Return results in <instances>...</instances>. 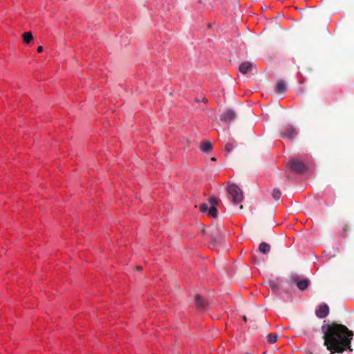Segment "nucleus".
Masks as SVG:
<instances>
[{"instance_id":"obj_1","label":"nucleus","mask_w":354,"mask_h":354,"mask_svg":"<svg viewBox=\"0 0 354 354\" xmlns=\"http://www.w3.org/2000/svg\"><path fill=\"white\" fill-rule=\"evenodd\" d=\"M322 330L324 334V345L330 352V354L342 353L346 350L353 351L351 344L354 333L346 326L333 322L324 324Z\"/></svg>"},{"instance_id":"obj_2","label":"nucleus","mask_w":354,"mask_h":354,"mask_svg":"<svg viewBox=\"0 0 354 354\" xmlns=\"http://www.w3.org/2000/svg\"><path fill=\"white\" fill-rule=\"evenodd\" d=\"M209 203L210 207H208L207 203H203L200 205V210L205 213L207 212L208 215L212 218L217 217V206L218 205V200L214 196H212L209 198Z\"/></svg>"},{"instance_id":"obj_3","label":"nucleus","mask_w":354,"mask_h":354,"mask_svg":"<svg viewBox=\"0 0 354 354\" xmlns=\"http://www.w3.org/2000/svg\"><path fill=\"white\" fill-rule=\"evenodd\" d=\"M227 192L232 197V201L236 205L242 201L243 195L241 189L234 184L230 185L227 187Z\"/></svg>"},{"instance_id":"obj_4","label":"nucleus","mask_w":354,"mask_h":354,"mask_svg":"<svg viewBox=\"0 0 354 354\" xmlns=\"http://www.w3.org/2000/svg\"><path fill=\"white\" fill-rule=\"evenodd\" d=\"M297 129L291 124L286 125L284 127L283 130L281 131V132L280 133L281 137L288 138L290 140H294L295 138V137L297 136Z\"/></svg>"},{"instance_id":"obj_5","label":"nucleus","mask_w":354,"mask_h":354,"mask_svg":"<svg viewBox=\"0 0 354 354\" xmlns=\"http://www.w3.org/2000/svg\"><path fill=\"white\" fill-rule=\"evenodd\" d=\"M289 165L291 170L297 173H303L307 169L306 165L298 158L292 159Z\"/></svg>"},{"instance_id":"obj_6","label":"nucleus","mask_w":354,"mask_h":354,"mask_svg":"<svg viewBox=\"0 0 354 354\" xmlns=\"http://www.w3.org/2000/svg\"><path fill=\"white\" fill-rule=\"evenodd\" d=\"M210 234L214 245L219 243L224 237L218 226L212 227Z\"/></svg>"},{"instance_id":"obj_7","label":"nucleus","mask_w":354,"mask_h":354,"mask_svg":"<svg viewBox=\"0 0 354 354\" xmlns=\"http://www.w3.org/2000/svg\"><path fill=\"white\" fill-rule=\"evenodd\" d=\"M292 281L297 283V286L301 290H305L308 288L310 281L307 279L299 280V277L295 276L292 278Z\"/></svg>"},{"instance_id":"obj_8","label":"nucleus","mask_w":354,"mask_h":354,"mask_svg":"<svg viewBox=\"0 0 354 354\" xmlns=\"http://www.w3.org/2000/svg\"><path fill=\"white\" fill-rule=\"evenodd\" d=\"M329 313V307L326 304H322L319 306V308L316 310V316L320 319L325 318Z\"/></svg>"},{"instance_id":"obj_9","label":"nucleus","mask_w":354,"mask_h":354,"mask_svg":"<svg viewBox=\"0 0 354 354\" xmlns=\"http://www.w3.org/2000/svg\"><path fill=\"white\" fill-rule=\"evenodd\" d=\"M236 113L232 109H228L220 116V119L224 122H229L235 120Z\"/></svg>"},{"instance_id":"obj_10","label":"nucleus","mask_w":354,"mask_h":354,"mask_svg":"<svg viewBox=\"0 0 354 354\" xmlns=\"http://www.w3.org/2000/svg\"><path fill=\"white\" fill-rule=\"evenodd\" d=\"M195 301L197 308L200 310H206L208 308V304L201 298L200 295H196Z\"/></svg>"},{"instance_id":"obj_11","label":"nucleus","mask_w":354,"mask_h":354,"mask_svg":"<svg viewBox=\"0 0 354 354\" xmlns=\"http://www.w3.org/2000/svg\"><path fill=\"white\" fill-rule=\"evenodd\" d=\"M253 68V64L250 62H245L239 66V71L243 74H246Z\"/></svg>"},{"instance_id":"obj_12","label":"nucleus","mask_w":354,"mask_h":354,"mask_svg":"<svg viewBox=\"0 0 354 354\" xmlns=\"http://www.w3.org/2000/svg\"><path fill=\"white\" fill-rule=\"evenodd\" d=\"M287 89L285 82L283 80L278 81L276 87L275 92L278 93H284Z\"/></svg>"},{"instance_id":"obj_13","label":"nucleus","mask_w":354,"mask_h":354,"mask_svg":"<svg viewBox=\"0 0 354 354\" xmlns=\"http://www.w3.org/2000/svg\"><path fill=\"white\" fill-rule=\"evenodd\" d=\"M200 148L203 152L207 153L212 151V145L210 142L204 140L201 142Z\"/></svg>"},{"instance_id":"obj_14","label":"nucleus","mask_w":354,"mask_h":354,"mask_svg":"<svg viewBox=\"0 0 354 354\" xmlns=\"http://www.w3.org/2000/svg\"><path fill=\"white\" fill-rule=\"evenodd\" d=\"M259 250L263 254H268L270 250V245L265 242H262L259 245Z\"/></svg>"},{"instance_id":"obj_15","label":"nucleus","mask_w":354,"mask_h":354,"mask_svg":"<svg viewBox=\"0 0 354 354\" xmlns=\"http://www.w3.org/2000/svg\"><path fill=\"white\" fill-rule=\"evenodd\" d=\"M23 40L25 44H28L33 39L31 32H25L22 35Z\"/></svg>"},{"instance_id":"obj_16","label":"nucleus","mask_w":354,"mask_h":354,"mask_svg":"<svg viewBox=\"0 0 354 354\" xmlns=\"http://www.w3.org/2000/svg\"><path fill=\"white\" fill-rule=\"evenodd\" d=\"M278 336L275 333H270L267 336L268 342L270 344H274L277 341Z\"/></svg>"},{"instance_id":"obj_17","label":"nucleus","mask_w":354,"mask_h":354,"mask_svg":"<svg viewBox=\"0 0 354 354\" xmlns=\"http://www.w3.org/2000/svg\"><path fill=\"white\" fill-rule=\"evenodd\" d=\"M272 194V197L274 200H278L280 198V197L281 196V192L278 189H274Z\"/></svg>"},{"instance_id":"obj_18","label":"nucleus","mask_w":354,"mask_h":354,"mask_svg":"<svg viewBox=\"0 0 354 354\" xmlns=\"http://www.w3.org/2000/svg\"><path fill=\"white\" fill-rule=\"evenodd\" d=\"M233 148H234V145H233V143H231V142H227L225 146V150L227 152L231 151Z\"/></svg>"},{"instance_id":"obj_19","label":"nucleus","mask_w":354,"mask_h":354,"mask_svg":"<svg viewBox=\"0 0 354 354\" xmlns=\"http://www.w3.org/2000/svg\"><path fill=\"white\" fill-rule=\"evenodd\" d=\"M269 286L272 290H276L277 288V284L274 281H270Z\"/></svg>"},{"instance_id":"obj_20","label":"nucleus","mask_w":354,"mask_h":354,"mask_svg":"<svg viewBox=\"0 0 354 354\" xmlns=\"http://www.w3.org/2000/svg\"><path fill=\"white\" fill-rule=\"evenodd\" d=\"M37 52H38V53H41V52H42V50H43V47H42L41 46H38V48H37Z\"/></svg>"},{"instance_id":"obj_21","label":"nucleus","mask_w":354,"mask_h":354,"mask_svg":"<svg viewBox=\"0 0 354 354\" xmlns=\"http://www.w3.org/2000/svg\"><path fill=\"white\" fill-rule=\"evenodd\" d=\"M348 230V225H345L343 227V231L344 232H346Z\"/></svg>"},{"instance_id":"obj_22","label":"nucleus","mask_w":354,"mask_h":354,"mask_svg":"<svg viewBox=\"0 0 354 354\" xmlns=\"http://www.w3.org/2000/svg\"><path fill=\"white\" fill-rule=\"evenodd\" d=\"M203 102H207V100L205 97H204V98H203Z\"/></svg>"},{"instance_id":"obj_23","label":"nucleus","mask_w":354,"mask_h":354,"mask_svg":"<svg viewBox=\"0 0 354 354\" xmlns=\"http://www.w3.org/2000/svg\"><path fill=\"white\" fill-rule=\"evenodd\" d=\"M243 320H244L245 322H246V321H247L246 316H243Z\"/></svg>"},{"instance_id":"obj_24","label":"nucleus","mask_w":354,"mask_h":354,"mask_svg":"<svg viewBox=\"0 0 354 354\" xmlns=\"http://www.w3.org/2000/svg\"><path fill=\"white\" fill-rule=\"evenodd\" d=\"M212 161H216V158L212 157Z\"/></svg>"},{"instance_id":"obj_25","label":"nucleus","mask_w":354,"mask_h":354,"mask_svg":"<svg viewBox=\"0 0 354 354\" xmlns=\"http://www.w3.org/2000/svg\"><path fill=\"white\" fill-rule=\"evenodd\" d=\"M137 270H142V267H137Z\"/></svg>"},{"instance_id":"obj_26","label":"nucleus","mask_w":354,"mask_h":354,"mask_svg":"<svg viewBox=\"0 0 354 354\" xmlns=\"http://www.w3.org/2000/svg\"><path fill=\"white\" fill-rule=\"evenodd\" d=\"M243 205H240V209H243Z\"/></svg>"},{"instance_id":"obj_27","label":"nucleus","mask_w":354,"mask_h":354,"mask_svg":"<svg viewBox=\"0 0 354 354\" xmlns=\"http://www.w3.org/2000/svg\"><path fill=\"white\" fill-rule=\"evenodd\" d=\"M264 354V353H263Z\"/></svg>"}]
</instances>
